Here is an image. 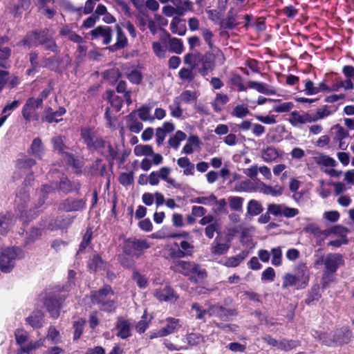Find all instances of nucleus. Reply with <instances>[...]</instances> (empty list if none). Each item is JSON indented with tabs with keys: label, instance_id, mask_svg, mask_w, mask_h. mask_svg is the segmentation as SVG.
<instances>
[{
	"label": "nucleus",
	"instance_id": "nucleus-55",
	"mask_svg": "<svg viewBox=\"0 0 354 354\" xmlns=\"http://www.w3.org/2000/svg\"><path fill=\"white\" fill-rule=\"evenodd\" d=\"M283 207V204H270L268 206V212L274 216H281L282 215V209Z\"/></svg>",
	"mask_w": 354,
	"mask_h": 354
},
{
	"label": "nucleus",
	"instance_id": "nucleus-56",
	"mask_svg": "<svg viewBox=\"0 0 354 354\" xmlns=\"http://www.w3.org/2000/svg\"><path fill=\"white\" fill-rule=\"evenodd\" d=\"M52 142L55 150L61 153L64 151L65 146L64 144V138L62 136H56L53 138L52 139Z\"/></svg>",
	"mask_w": 354,
	"mask_h": 354
},
{
	"label": "nucleus",
	"instance_id": "nucleus-64",
	"mask_svg": "<svg viewBox=\"0 0 354 354\" xmlns=\"http://www.w3.org/2000/svg\"><path fill=\"white\" fill-rule=\"evenodd\" d=\"M275 277V272L272 268H268L261 275V280L272 281Z\"/></svg>",
	"mask_w": 354,
	"mask_h": 354
},
{
	"label": "nucleus",
	"instance_id": "nucleus-25",
	"mask_svg": "<svg viewBox=\"0 0 354 354\" xmlns=\"http://www.w3.org/2000/svg\"><path fill=\"white\" fill-rule=\"evenodd\" d=\"M248 256V252L242 251L239 254L230 257L227 259L225 265L228 267H236L239 266Z\"/></svg>",
	"mask_w": 354,
	"mask_h": 354
},
{
	"label": "nucleus",
	"instance_id": "nucleus-46",
	"mask_svg": "<svg viewBox=\"0 0 354 354\" xmlns=\"http://www.w3.org/2000/svg\"><path fill=\"white\" fill-rule=\"evenodd\" d=\"M198 144V139L195 137H192L188 139L187 142L183 148V152L185 154H190L194 151V147Z\"/></svg>",
	"mask_w": 354,
	"mask_h": 354
},
{
	"label": "nucleus",
	"instance_id": "nucleus-23",
	"mask_svg": "<svg viewBox=\"0 0 354 354\" xmlns=\"http://www.w3.org/2000/svg\"><path fill=\"white\" fill-rule=\"evenodd\" d=\"M64 108H59L58 111L53 112L51 109H48L46 111L45 119L48 122H57L61 120V117L65 113Z\"/></svg>",
	"mask_w": 354,
	"mask_h": 354
},
{
	"label": "nucleus",
	"instance_id": "nucleus-36",
	"mask_svg": "<svg viewBox=\"0 0 354 354\" xmlns=\"http://www.w3.org/2000/svg\"><path fill=\"white\" fill-rule=\"evenodd\" d=\"M176 6V10L178 13L183 15L184 12L187 11L192 10L193 4L192 1L189 0H184L182 1H177L176 4H174Z\"/></svg>",
	"mask_w": 354,
	"mask_h": 354
},
{
	"label": "nucleus",
	"instance_id": "nucleus-22",
	"mask_svg": "<svg viewBox=\"0 0 354 354\" xmlns=\"http://www.w3.org/2000/svg\"><path fill=\"white\" fill-rule=\"evenodd\" d=\"M170 28L173 33L179 35H184L186 32L185 26L181 24V19L176 17H174L170 24Z\"/></svg>",
	"mask_w": 354,
	"mask_h": 354
},
{
	"label": "nucleus",
	"instance_id": "nucleus-43",
	"mask_svg": "<svg viewBox=\"0 0 354 354\" xmlns=\"http://www.w3.org/2000/svg\"><path fill=\"white\" fill-rule=\"evenodd\" d=\"M315 161L318 165H322L326 167H335L336 165L335 159L325 155H320L316 157Z\"/></svg>",
	"mask_w": 354,
	"mask_h": 354
},
{
	"label": "nucleus",
	"instance_id": "nucleus-49",
	"mask_svg": "<svg viewBox=\"0 0 354 354\" xmlns=\"http://www.w3.org/2000/svg\"><path fill=\"white\" fill-rule=\"evenodd\" d=\"M150 319L147 320L146 312L142 316V319L136 326V330L140 333H143L149 325Z\"/></svg>",
	"mask_w": 354,
	"mask_h": 354
},
{
	"label": "nucleus",
	"instance_id": "nucleus-40",
	"mask_svg": "<svg viewBox=\"0 0 354 354\" xmlns=\"http://www.w3.org/2000/svg\"><path fill=\"white\" fill-rule=\"evenodd\" d=\"M189 346H197L204 342V337L198 333H190L186 337Z\"/></svg>",
	"mask_w": 354,
	"mask_h": 354
},
{
	"label": "nucleus",
	"instance_id": "nucleus-30",
	"mask_svg": "<svg viewBox=\"0 0 354 354\" xmlns=\"http://www.w3.org/2000/svg\"><path fill=\"white\" fill-rule=\"evenodd\" d=\"M106 96L109 101L111 106L116 111H119L122 106V100L111 91H107Z\"/></svg>",
	"mask_w": 354,
	"mask_h": 354
},
{
	"label": "nucleus",
	"instance_id": "nucleus-28",
	"mask_svg": "<svg viewBox=\"0 0 354 354\" xmlns=\"http://www.w3.org/2000/svg\"><path fill=\"white\" fill-rule=\"evenodd\" d=\"M158 173L159 174L160 178H161L168 184L174 187L178 186V185L176 183L175 180L169 177L171 169L169 167H163L160 169Z\"/></svg>",
	"mask_w": 354,
	"mask_h": 354
},
{
	"label": "nucleus",
	"instance_id": "nucleus-38",
	"mask_svg": "<svg viewBox=\"0 0 354 354\" xmlns=\"http://www.w3.org/2000/svg\"><path fill=\"white\" fill-rule=\"evenodd\" d=\"M46 339L53 344H58L61 342V335L55 327L50 326L48 329Z\"/></svg>",
	"mask_w": 354,
	"mask_h": 354
},
{
	"label": "nucleus",
	"instance_id": "nucleus-51",
	"mask_svg": "<svg viewBox=\"0 0 354 354\" xmlns=\"http://www.w3.org/2000/svg\"><path fill=\"white\" fill-rule=\"evenodd\" d=\"M294 107V104L291 102H286L274 106V110L277 113L288 112Z\"/></svg>",
	"mask_w": 354,
	"mask_h": 354
},
{
	"label": "nucleus",
	"instance_id": "nucleus-21",
	"mask_svg": "<svg viewBox=\"0 0 354 354\" xmlns=\"http://www.w3.org/2000/svg\"><path fill=\"white\" fill-rule=\"evenodd\" d=\"M263 210L262 205L260 202L256 200H250L247 205V213L248 214L254 216L259 215Z\"/></svg>",
	"mask_w": 354,
	"mask_h": 354
},
{
	"label": "nucleus",
	"instance_id": "nucleus-35",
	"mask_svg": "<svg viewBox=\"0 0 354 354\" xmlns=\"http://www.w3.org/2000/svg\"><path fill=\"white\" fill-rule=\"evenodd\" d=\"M44 339H39L37 341L31 342L26 346L21 348V351L28 354H31L35 350H37L44 346Z\"/></svg>",
	"mask_w": 354,
	"mask_h": 354
},
{
	"label": "nucleus",
	"instance_id": "nucleus-58",
	"mask_svg": "<svg viewBox=\"0 0 354 354\" xmlns=\"http://www.w3.org/2000/svg\"><path fill=\"white\" fill-rule=\"evenodd\" d=\"M28 333L24 330L18 329L15 331V339L19 344H22L28 339Z\"/></svg>",
	"mask_w": 354,
	"mask_h": 354
},
{
	"label": "nucleus",
	"instance_id": "nucleus-41",
	"mask_svg": "<svg viewBox=\"0 0 354 354\" xmlns=\"http://www.w3.org/2000/svg\"><path fill=\"white\" fill-rule=\"evenodd\" d=\"M46 306L51 317H53V318L58 317L60 308L58 302L54 300H48L46 302Z\"/></svg>",
	"mask_w": 354,
	"mask_h": 354
},
{
	"label": "nucleus",
	"instance_id": "nucleus-11",
	"mask_svg": "<svg viewBox=\"0 0 354 354\" xmlns=\"http://www.w3.org/2000/svg\"><path fill=\"white\" fill-rule=\"evenodd\" d=\"M132 324L128 320L120 319L116 325V335L121 339H127L131 335V329Z\"/></svg>",
	"mask_w": 354,
	"mask_h": 354
},
{
	"label": "nucleus",
	"instance_id": "nucleus-4",
	"mask_svg": "<svg viewBox=\"0 0 354 354\" xmlns=\"http://www.w3.org/2000/svg\"><path fill=\"white\" fill-rule=\"evenodd\" d=\"M288 122L292 126L298 127L306 123H312L311 113L308 112L292 111L288 118Z\"/></svg>",
	"mask_w": 354,
	"mask_h": 354
},
{
	"label": "nucleus",
	"instance_id": "nucleus-3",
	"mask_svg": "<svg viewBox=\"0 0 354 354\" xmlns=\"http://www.w3.org/2000/svg\"><path fill=\"white\" fill-rule=\"evenodd\" d=\"M48 92L45 91L42 93L41 96L46 97ZM43 97L37 99L30 98L23 108L22 114L26 120H30L36 109L39 107L42 103Z\"/></svg>",
	"mask_w": 354,
	"mask_h": 354
},
{
	"label": "nucleus",
	"instance_id": "nucleus-9",
	"mask_svg": "<svg viewBox=\"0 0 354 354\" xmlns=\"http://www.w3.org/2000/svg\"><path fill=\"white\" fill-rule=\"evenodd\" d=\"M343 263V259L339 254H330L325 259L326 273H334L337 268Z\"/></svg>",
	"mask_w": 354,
	"mask_h": 354
},
{
	"label": "nucleus",
	"instance_id": "nucleus-59",
	"mask_svg": "<svg viewBox=\"0 0 354 354\" xmlns=\"http://www.w3.org/2000/svg\"><path fill=\"white\" fill-rule=\"evenodd\" d=\"M333 129L335 130V138L339 141L348 136V132L339 124L334 126Z\"/></svg>",
	"mask_w": 354,
	"mask_h": 354
},
{
	"label": "nucleus",
	"instance_id": "nucleus-45",
	"mask_svg": "<svg viewBox=\"0 0 354 354\" xmlns=\"http://www.w3.org/2000/svg\"><path fill=\"white\" fill-rule=\"evenodd\" d=\"M299 287L305 286L308 281V272L306 268L299 270L295 275Z\"/></svg>",
	"mask_w": 354,
	"mask_h": 354
},
{
	"label": "nucleus",
	"instance_id": "nucleus-53",
	"mask_svg": "<svg viewBox=\"0 0 354 354\" xmlns=\"http://www.w3.org/2000/svg\"><path fill=\"white\" fill-rule=\"evenodd\" d=\"M127 77L131 83L136 84H140L142 79L141 73L137 70L131 71L127 75Z\"/></svg>",
	"mask_w": 354,
	"mask_h": 354
},
{
	"label": "nucleus",
	"instance_id": "nucleus-14",
	"mask_svg": "<svg viewBox=\"0 0 354 354\" xmlns=\"http://www.w3.org/2000/svg\"><path fill=\"white\" fill-rule=\"evenodd\" d=\"M248 85L249 88L255 89L257 92L264 95H273L275 93L274 88L263 82L249 81Z\"/></svg>",
	"mask_w": 354,
	"mask_h": 354
},
{
	"label": "nucleus",
	"instance_id": "nucleus-57",
	"mask_svg": "<svg viewBox=\"0 0 354 354\" xmlns=\"http://www.w3.org/2000/svg\"><path fill=\"white\" fill-rule=\"evenodd\" d=\"M149 243L146 240H136L131 242V247L136 250H142L149 248Z\"/></svg>",
	"mask_w": 354,
	"mask_h": 354
},
{
	"label": "nucleus",
	"instance_id": "nucleus-44",
	"mask_svg": "<svg viewBox=\"0 0 354 354\" xmlns=\"http://www.w3.org/2000/svg\"><path fill=\"white\" fill-rule=\"evenodd\" d=\"M230 207L235 211H241L242 209L243 198L239 196H231L228 198Z\"/></svg>",
	"mask_w": 354,
	"mask_h": 354
},
{
	"label": "nucleus",
	"instance_id": "nucleus-31",
	"mask_svg": "<svg viewBox=\"0 0 354 354\" xmlns=\"http://www.w3.org/2000/svg\"><path fill=\"white\" fill-rule=\"evenodd\" d=\"M186 134L181 131H178L176 132L175 135L171 137L169 140V144L170 147L174 149H177L180 142L185 140L186 139Z\"/></svg>",
	"mask_w": 354,
	"mask_h": 354
},
{
	"label": "nucleus",
	"instance_id": "nucleus-10",
	"mask_svg": "<svg viewBox=\"0 0 354 354\" xmlns=\"http://www.w3.org/2000/svg\"><path fill=\"white\" fill-rule=\"evenodd\" d=\"M81 138L90 150H94L95 148L99 147L95 142L96 138H98L95 136L92 129L88 128L82 129Z\"/></svg>",
	"mask_w": 354,
	"mask_h": 354
},
{
	"label": "nucleus",
	"instance_id": "nucleus-37",
	"mask_svg": "<svg viewBox=\"0 0 354 354\" xmlns=\"http://www.w3.org/2000/svg\"><path fill=\"white\" fill-rule=\"evenodd\" d=\"M348 233V230L346 228H344V232L337 233L335 236H337V239L335 240L330 241L328 244L331 246L334 247H339L342 244H346L347 243L346 235Z\"/></svg>",
	"mask_w": 354,
	"mask_h": 354
},
{
	"label": "nucleus",
	"instance_id": "nucleus-26",
	"mask_svg": "<svg viewBox=\"0 0 354 354\" xmlns=\"http://www.w3.org/2000/svg\"><path fill=\"white\" fill-rule=\"evenodd\" d=\"M181 326L179 319L169 318L167 319V324L165 327L162 328L166 335L174 333L178 330Z\"/></svg>",
	"mask_w": 354,
	"mask_h": 354
},
{
	"label": "nucleus",
	"instance_id": "nucleus-1",
	"mask_svg": "<svg viewBox=\"0 0 354 354\" xmlns=\"http://www.w3.org/2000/svg\"><path fill=\"white\" fill-rule=\"evenodd\" d=\"M113 293L109 286H105L98 292L92 295V301L100 305V308L103 310L111 311L113 308V301L111 300Z\"/></svg>",
	"mask_w": 354,
	"mask_h": 354
},
{
	"label": "nucleus",
	"instance_id": "nucleus-33",
	"mask_svg": "<svg viewBox=\"0 0 354 354\" xmlns=\"http://www.w3.org/2000/svg\"><path fill=\"white\" fill-rule=\"evenodd\" d=\"M299 345L300 342L297 340L283 339L279 342L278 349L288 351L298 347Z\"/></svg>",
	"mask_w": 354,
	"mask_h": 354
},
{
	"label": "nucleus",
	"instance_id": "nucleus-2",
	"mask_svg": "<svg viewBox=\"0 0 354 354\" xmlns=\"http://www.w3.org/2000/svg\"><path fill=\"white\" fill-rule=\"evenodd\" d=\"M19 253L18 248H8L4 250L0 255V270L6 273L10 272L14 268Z\"/></svg>",
	"mask_w": 354,
	"mask_h": 354
},
{
	"label": "nucleus",
	"instance_id": "nucleus-48",
	"mask_svg": "<svg viewBox=\"0 0 354 354\" xmlns=\"http://www.w3.org/2000/svg\"><path fill=\"white\" fill-rule=\"evenodd\" d=\"M304 91L308 95H315L321 91V88L315 86L314 83L310 80H307L305 81V89Z\"/></svg>",
	"mask_w": 354,
	"mask_h": 354
},
{
	"label": "nucleus",
	"instance_id": "nucleus-54",
	"mask_svg": "<svg viewBox=\"0 0 354 354\" xmlns=\"http://www.w3.org/2000/svg\"><path fill=\"white\" fill-rule=\"evenodd\" d=\"M283 287L287 288L288 286H299V283L297 281V277L296 276L291 274H287L285 275L283 278Z\"/></svg>",
	"mask_w": 354,
	"mask_h": 354
},
{
	"label": "nucleus",
	"instance_id": "nucleus-34",
	"mask_svg": "<svg viewBox=\"0 0 354 354\" xmlns=\"http://www.w3.org/2000/svg\"><path fill=\"white\" fill-rule=\"evenodd\" d=\"M331 114V111L327 106H324L317 110V111L314 114H311V118L313 122H315L317 121L321 120L324 118L330 115Z\"/></svg>",
	"mask_w": 354,
	"mask_h": 354
},
{
	"label": "nucleus",
	"instance_id": "nucleus-16",
	"mask_svg": "<svg viewBox=\"0 0 354 354\" xmlns=\"http://www.w3.org/2000/svg\"><path fill=\"white\" fill-rule=\"evenodd\" d=\"M178 165L183 169V174L193 176L194 174V165L187 157H182L177 160Z\"/></svg>",
	"mask_w": 354,
	"mask_h": 354
},
{
	"label": "nucleus",
	"instance_id": "nucleus-47",
	"mask_svg": "<svg viewBox=\"0 0 354 354\" xmlns=\"http://www.w3.org/2000/svg\"><path fill=\"white\" fill-rule=\"evenodd\" d=\"M344 232V227L336 226L326 230H324L319 233V236L322 239H325L328 236L337 234V233Z\"/></svg>",
	"mask_w": 354,
	"mask_h": 354
},
{
	"label": "nucleus",
	"instance_id": "nucleus-15",
	"mask_svg": "<svg viewBox=\"0 0 354 354\" xmlns=\"http://www.w3.org/2000/svg\"><path fill=\"white\" fill-rule=\"evenodd\" d=\"M283 156V151H279L272 147H267L262 152V158L268 162L275 161L278 158H282Z\"/></svg>",
	"mask_w": 354,
	"mask_h": 354
},
{
	"label": "nucleus",
	"instance_id": "nucleus-50",
	"mask_svg": "<svg viewBox=\"0 0 354 354\" xmlns=\"http://www.w3.org/2000/svg\"><path fill=\"white\" fill-rule=\"evenodd\" d=\"M330 336V334L319 333L316 336V338L318 339L322 344L328 346H332L335 342L337 341L340 342L339 340L333 339Z\"/></svg>",
	"mask_w": 354,
	"mask_h": 354
},
{
	"label": "nucleus",
	"instance_id": "nucleus-12",
	"mask_svg": "<svg viewBox=\"0 0 354 354\" xmlns=\"http://www.w3.org/2000/svg\"><path fill=\"white\" fill-rule=\"evenodd\" d=\"M94 38H102L104 44H107L111 41V30L107 26H99L91 32Z\"/></svg>",
	"mask_w": 354,
	"mask_h": 354
},
{
	"label": "nucleus",
	"instance_id": "nucleus-5",
	"mask_svg": "<svg viewBox=\"0 0 354 354\" xmlns=\"http://www.w3.org/2000/svg\"><path fill=\"white\" fill-rule=\"evenodd\" d=\"M176 270L185 275L197 274L200 279L203 278L205 275V272L199 270L195 264L185 261L178 262L176 265Z\"/></svg>",
	"mask_w": 354,
	"mask_h": 354
},
{
	"label": "nucleus",
	"instance_id": "nucleus-32",
	"mask_svg": "<svg viewBox=\"0 0 354 354\" xmlns=\"http://www.w3.org/2000/svg\"><path fill=\"white\" fill-rule=\"evenodd\" d=\"M133 152L137 156H149L153 154V149L150 145H138L134 147Z\"/></svg>",
	"mask_w": 354,
	"mask_h": 354
},
{
	"label": "nucleus",
	"instance_id": "nucleus-20",
	"mask_svg": "<svg viewBox=\"0 0 354 354\" xmlns=\"http://www.w3.org/2000/svg\"><path fill=\"white\" fill-rule=\"evenodd\" d=\"M36 164L33 158L28 157H23L17 160L16 167L21 171H26Z\"/></svg>",
	"mask_w": 354,
	"mask_h": 354
},
{
	"label": "nucleus",
	"instance_id": "nucleus-17",
	"mask_svg": "<svg viewBox=\"0 0 354 354\" xmlns=\"http://www.w3.org/2000/svg\"><path fill=\"white\" fill-rule=\"evenodd\" d=\"M29 153L39 159L42 158L44 154V147L40 139L35 138L33 140L30 147Z\"/></svg>",
	"mask_w": 354,
	"mask_h": 354
},
{
	"label": "nucleus",
	"instance_id": "nucleus-24",
	"mask_svg": "<svg viewBox=\"0 0 354 354\" xmlns=\"http://www.w3.org/2000/svg\"><path fill=\"white\" fill-rule=\"evenodd\" d=\"M283 189L279 185L271 187L262 184L260 187V192L266 195H271L272 196H280L282 194Z\"/></svg>",
	"mask_w": 354,
	"mask_h": 354
},
{
	"label": "nucleus",
	"instance_id": "nucleus-27",
	"mask_svg": "<svg viewBox=\"0 0 354 354\" xmlns=\"http://www.w3.org/2000/svg\"><path fill=\"white\" fill-rule=\"evenodd\" d=\"M197 99V95L195 92L190 91H185L180 96L176 98V101H179L180 103H192Z\"/></svg>",
	"mask_w": 354,
	"mask_h": 354
},
{
	"label": "nucleus",
	"instance_id": "nucleus-7",
	"mask_svg": "<svg viewBox=\"0 0 354 354\" xmlns=\"http://www.w3.org/2000/svg\"><path fill=\"white\" fill-rule=\"evenodd\" d=\"M160 41L167 44V48L172 53L180 54L183 51V44L180 39L171 38L169 34H165L160 37Z\"/></svg>",
	"mask_w": 354,
	"mask_h": 354
},
{
	"label": "nucleus",
	"instance_id": "nucleus-61",
	"mask_svg": "<svg viewBox=\"0 0 354 354\" xmlns=\"http://www.w3.org/2000/svg\"><path fill=\"white\" fill-rule=\"evenodd\" d=\"M299 213V210L296 208L289 207L283 204L282 209V215L286 218H292Z\"/></svg>",
	"mask_w": 354,
	"mask_h": 354
},
{
	"label": "nucleus",
	"instance_id": "nucleus-13",
	"mask_svg": "<svg viewBox=\"0 0 354 354\" xmlns=\"http://www.w3.org/2000/svg\"><path fill=\"white\" fill-rule=\"evenodd\" d=\"M154 295L160 301H174L177 299L174 291L168 286H164L157 290Z\"/></svg>",
	"mask_w": 354,
	"mask_h": 354
},
{
	"label": "nucleus",
	"instance_id": "nucleus-8",
	"mask_svg": "<svg viewBox=\"0 0 354 354\" xmlns=\"http://www.w3.org/2000/svg\"><path fill=\"white\" fill-rule=\"evenodd\" d=\"M95 142L99 147L94 150L100 151L109 160H113L116 158L118 152L109 143L104 141L102 138H96Z\"/></svg>",
	"mask_w": 354,
	"mask_h": 354
},
{
	"label": "nucleus",
	"instance_id": "nucleus-42",
	"mask_svg": "<svg viewBox=\"0 0 354 354\" xmlns=\"http://www.w3.org/2000/svg\"><path fill=\"white\" fill-rule=\"evenodd\" d=\"M250 113L249 109L247 105L239 104L234 107L232 115L237 118H244Z\"/></svg>",
	"mask_w": 354,
	"mask_h": 354
},
{
	"label": "nucleus",
	"instance_id": "nucleus-18",
	"mask_svg": "<svg viewBox=\"0 0 354 354\" xmlns=\"http://www.w3.org/2000/svg\"><path fill=\"white\" fill-rule=\"evenodd\" d=\"M26 322L33 328H40L44 323V316L41 311L32 313L26 318Z\"/></svg>",
	"mask_w": 354,
	"mask_h": 354
},
{
	"label": "nucleus",
	"instance_id": "nucleus-19",
	"mask_svg": "<svg viewBox=\"0 0 354 354\" xmlns=\"http://www.w3.org/2000/svg\"><path fill=\"white\" fill-rule=\"evenodd\" d=\"M229 102V97L227 95L218 93L216 95L215 99L212 102V105L215 111H221L223 106Z\"/></svg>",
	"mask_w": 354,
	"mask_h": 354
},
{
	"label": "nucleus",
	"instance_id": "nucleus-62",
	"mask_svg": "<svg viewBox=\"0 0 354 354\" xmlns=\"http://www.w3.org/2000/svg\"><path fill=\"white\" fill-rule=\"evenodd\" d=\"M272 263L274 266H279L281 264V250L280 248H276L272 250Z\"/></svg>",
	"mask_w": 354,
	"mask_h": 354
},
{
	"label": "nucleus",
	"instance_id": "nucleus-52",
	"mask_svg": "<svg viewBox=\"0 0 354 354\" xmlns=\"http://www.w3.org/2000/svg\"><path fill=\"white\" fill-rule=\"evenodd\" d=\"M116 30H117V42L115 44L117 48H121L124 47L127 44V39L125 37V35L122 33L120 28L119 26H116Z\"/></svg>",
	"mask_w": 354,
	"mask_h": 354
},
{
	"label": "nucleus",
	"instance_id": "nucleus-6",
	"mask_svg": "<svg viewBox=\"0 0 354 354\" xmlns=\"http://www.w3.org/2000/svg\"><path fill=\"white\" fill-rule=\"evenodd\" d=\"M192 309L196 311L197 313L196 317L198 319H203L205 317L206 315H208L209 316L215 315L221 317L225 315V310L221 306H212L207 311L206 310H202L200 308V306L195 304L192 306Z\"/></svg>",
	"mask_w": 354,
	"mask_h": 354
},
{
	"label": "nucleus",
	"instance_id": "nucleus-60",
	"mask_svg": "<svg viewBox=\"0 0 354 354\" xmlns=\"http://www.w3.org/2000/svg\"><path fill=\"white\" fill-rule=\"evenodd\" d=\"M256 119L266 124H272L276 123L275 115H255Z\"/></svg>",
	"mask_w": 354,
	"mask_h": 354
},
{
	"label": "nucleus",
	"instance_id": "nucleus-39",
	"mask_svg": "<svg viewBox=\"0 0 354 354\" xmlns=\"http://www.w3.org/2000/svg\"><path fill=\"white\" fill-rule=\"evenodd\" d=\"M230 247V242H226L225 243H217L212 248V252L214 254L221 255L226 253Z\"/></svg>",
	"mask_w": 354,
	"mask_h": 354
},
{
	"label": "nucleus",
	"instance_id": "nucleus-29",
	"mask_svg": "<svg viewBox=\"0 0 354 354\" xmlns=\"http://www.w3.org/2000/svg\"><path fill=\"white\" fill-rule=\"evenodd\" d=\"M152 49L156 56L158 57H165L167 49V44H163L160 40V41H154L152 44Z\"/></svg>",
	"mask_w": 354,
	"mask_h": 354
},
{
	"label": "nucleus",
	"instance_id": "nucleus-63",
	"mask_svg": "<svg viewBox=\"0 0 354 354\" xmlns=\"http://www.w3.org/2000/svg\"><path fill=\"white\" fill-rule=\"evenodd\" d=\"M119 180L123 185H129L133 182V174L132 173H122L119 177Z\"/></svg>",
	"mask_w": 354,
	"mask_h": 354
}]
</instances>
